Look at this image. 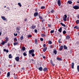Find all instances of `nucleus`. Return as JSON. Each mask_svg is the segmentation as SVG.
Returning <instances> with one entry per match:
<instances>
[{
  "instance_id": "obj_17",
  "label": "nucleus",
  "mask_w": 79,
  "mask_h": 79,
  "mask_svg": "<svg viewBox=\"0 0 79 79\" xmlns=\"http://www.w3.org/2000/svg\"><path fill=\"white\" fill-rule=\"evenodd\" d=\"M47 50V47L45 48H44V49H43V52H46Z\"/></svg>"
},
{
  "instance_id": "obj_47",
  "label": "nucleus",
  "mask_w": 79,
  "mask_h": 79,
  "mask_svg": "<svg viewBox=\"0 0 79 79\" xmlns=\"http://www.w3.org/2000/svg\"><path fill=\"white\" fill-rule=\"evenodd\" d=\"M31 56L33 57H34V56H35V54H34V53H32L31 54Z\"/></svg>"
},
{
  "instance_id": "obj_49",
  "label": "nucleus",
  "mask_w": 79,
  "mask_h": 79,
  "mask_svg": "<svg viewBox=\"0 0 79 79\" xmlns=\"http://www.w3.org/2000/svg\"><path fill=\"white\" fill-rule=\"evenodd\" d=\"M63 19L64 20V21H66V18H65L64 17Z\"/></svg>"
},
{
  "instance_id": "obj_27",
  "label": "nucleus",
  "mask_w": 79,
  "mask_h": 79,
  "mask_svg": "<svg viewBox=\"0 0 79 79\" xmlns=\"http://www.w3.org/2000/svg\"><path fill=\"white\" fill-rule=\"evenodd\" d=\"M64 50H67V49H68V47L66 46V45H64Z\"/></svg>"
},
{
  "instance_id": "obj_5",
  "label": "nucleus",
  "mask_w": 79,
  "mask_h": 79,
  "mask_svg": "<svg viewBox=\"0 0 79 79\" xmlns=\"http://www.w3.org/2000/svg\"><path fill=\"white\" fill-rule=\"evenodd\" d=\"M5 40L4 41L5 42H6V43H7L8 42V37L6 36L5 38Z\"/></svg>"
},
{
  "instance_id": "obj_13",
  "label": "nucleus",
  "mask_w": 79,
  "mask_h": 79,
  "mask_svg": "<svg viewBox=\"0 0 79 79\" xmlns=\"http://www.w3.org/2000/svg\"><path fill=\"white\" fill-rule=\"evenodd\" d=\"M58 31L60 32H61V31H62V27H60L59 29L58 30Z\"/></svg>"
},
{
  "instance_id": "obj_53",
  "label": "nucleus",
  "mask_w": 79,
  "mask_h": 79,
  "mask_svg": "<svg viewBox=\"0 0 79 79\" xmlns=\"http://www.w3.org/2000/svg\"><path fill=\"white\" fill-rule=\"evenodd\" d=\"M35 12H38V10L37 9H35Z\"/></svg>"
},
{
  "instance_id": "obj_54",
  "label": "nucleus",
  "mask_w": 79,
  "mask_h": 79,
  "mask_svg": "<svg viewBox=\"0 0 79 79\" xmlns=\"http://www.w3.org/2000/svg\"><path fill=\"white\" fill-rule=\"evenodd\" d=\"M40 40H41V41H43V40H44V39L43 38H41L40 39Z\"/></svg>"
},
{
  "instance_id": "obj_48",
  "label": "nucleus",
  "mask_w": 79,
  "mask_h": 79,
  "mask_svg": "<svg viewBox=\"0 0 79 79\" xmlns=\"http://www.w3.org/2000/svg\"><path fill=\"white\" fill-rule=\"evenodd\" d=\"M48 27H51L52 26V25H51V24H48Z\"/></svg>"
},
{
  "instance_id": "obj_52",
  "label": "nucleus",
  "mask_w": 79,
  "mask_h": 79,
  "mask_svg": "<svg viewBox=\"0 0 79 79\" xmlns=\"http://www.w3.org/2000/svg\"><path fill=\"white\" fill-rule=\"evenodd\" d=\"M64 17H64V18H67V15H64Z\"/></svg>"
},
{
  "instance_id": "obj_37",
  "label": "nucleus",
  "mask_w": 79,
  "mask_h": 79,
  "mask_svg": "<svg viewBox=\"0 0 79 79\" xmlns=\"http://www.w3.org/2000/svg\"><path fill=\"white\" fill-rule=\"evenodd\" d=\"M48 44H52V42L51 41L49 40L48 41Z\"/></svg>"
},
{
  "instance_id": "obj_6",
  "label": "nucleus",
  "mask_w": 79,
  "mask_h": 79,
  "mask_svg": "<svg viewBox=\"0 0 79 79\" xmlns=\"http://www.w3.org/2000/svg\"><path fill=\"white\" fill-rule=\"evenodd\" d=\"M63 45L61 46L59 48V51H61L63 50Z\"/></svg>"
},
{
  "instance_id": "obj_10",
  "label": "nucleus",
  "mask_w": 79,
  "mask_h": 79,
  "mask_svg": "<svg viewBox=\"0 0 79 79\" xmlns=\"http://www.w3.org/2000/svg\"><path fill=\"white\" fill-rule=\"evenodd\" d=\"M47 70H48V68L47 67H45L43 69V71H44V72H46V71H47Z\"/></svg>"
},
{
  "instance_id": "obj_50",
  "label": "nucleus",
  "mask_w": 79,
  "mask_h": 79,
  "mask_svg": "<svg viewBox=\"0 0 79 79\" xmlns=\"http://www.w3.org/2000/svg\"><path fill=\"white\" fill-rule=\"evenodd\" d=\"M35 33H37V29L35 30Z\"/></svg>"
},
{
  "instance_id": "obj_39",
  "label": "nucleus",
  "mask_w": 79,
  "mask_h": 79,
  "mask_svg": "<svg viewBox=\"0 0 79 79\" xmlns=\"http://www.w3.org/2000/svg\"><path fill=\"white\" fill-rule=\"evenodd\" d=\"M77 69L78 72H79V66L78 65L77 66Z\"/></svg>"
},
{
  "instance_id": "obj_58",
  "label": "nucleus",
  "mask_w": 79,
  "mask_h": 79,
  "mask_svg": "<svg viewBox=\"0 0 79 79\" xmlns=\"http://www.w3.org/2000/svg\"><path fill=\"white\" fill-rule=\"evenodd\" d=\"M46 45V44H44V45H43V47H45V46Z\"/></svg>"
},
{
  "instance_id": "obj_59",
  "label": "nucleus",
  "mask_w": 79,
  "mask_h": 79,
  "mask_svg": "<svg viewBox=\"0 0 79 79\" xmlns=\"http://www.w3.org/2000/svg\"><path fill=\"white\" fill-rule=\"evenodd\" d=\"M42 29H43V30H44V31H45V27H43V28H42Z\"/></svg>"
},
{
  "instance_id": "obj_11",
  "label": "nucleus",
  "mask_w": 79,
  "mask_h": 79,
  "mask_svg": "<svg viewBox=\"0 0 79 79\" xmlns=\"http://www.w3.org/2000/svg\"><path fill=\"white\" fill-rule=\"evenodd\" d=\"M1 18H2V19L4 21H6V19L5 17L3 16H2L1 17Z\"/></svg>"
},
{
  "instance_id": "obj_62",
  "label": "nucleus",
  "mask_w": 79,
  "mask_h": 79,
  "mask_svg": "<svg viewBox=\"0 0 79 79\" xmlns=\"http://www.w3.org/2000/svg\"><path fill=\"white\" fill-rule=\"evenodd\" d=\"M31 60L33 62H34V61H35L34 60V59H31Z\"/></svg>"
},
{
  "instance_id": "obj_1",
  "label": "nucleus",
  "mask_w": 79,
  "mask_h": 79,
  "mask_svg": "<svg viewBox=\"0 0 79 79\" xmlns=\"http://www.w3.org/2000/svg\"><path fill=\"white\" fill-rule=\"evenodd\" d=\"M34 50L33 49H32L31 50H29V54H28L29 56H30V54L31 55L32 53H34Z\"/></svg>"
},
{
  "instance_id": "obj_8",
  "label": "nucleus",
  "mask_w": 79,
  "mask_h": 79,
  "mask_svg": "<svg viewBox=\"0 0 79 79\" xmlns=\"http://www.w3.org/2000/svg\"><path fill=\"white\" fill-rule=\"evenodd\" d=\"M38 12H36L34 13V17H36L38 16Z\"/></svg>"
},
{
  "instance_id": "obj_41",
  "label": "nucleus",
  "mask_w": 79,
  "mask_h": 79,
  "mask_svg": "<svg viewBox=\"0 0 79 79\" xmlns=\"http://www.w3.org/2000/svg\"><path fill=\"white\" fill-rule=\"evenodd\" d=\"M14 78L15 79H18V77H17V76H16L15 75L14 76Z\"/></svg>"
},
{
  "instance_id": "obj_31",
  "label": "nucleus",
  "mask_w": 79,
  "mask_h": 79,
  "mask_svg": "<svg viewBox=\"0 0 79 79\" xmlns=\"http://www.w3.org/2000/svg\"><path fill=\"white\" fill-rule=\"evenodd\" d=\"M76 23L77 24H79V20H77L76 21Z\"/></svg>"
},
{
  "instance_id": "obj_63",
  "label": "nucleus",
  "mask_w": 79,
  "mask_h": 79,
  "mask_svg": "<svg viewBox=\"0 0 79 79\" xmlns=\"http://www.w3.org/2000/svg\"><path fill=\"white\" fill-rule=\"evenodd\" d=\"M27 19H26L24 20V21H27Z\"/></svg>"
},
{
  "instance_id": "obj_38",
  "label": "nucleus",
  "mask_w": 79,
  "mask_h": 79,
  "mask_svg": "<svg viewBox=\"0 0 79 79\" xmlns=\"http://www.w3.org/2000/svg\"><path fill=\"white\" fill-rule=\"evenodd\" d=\"M41 9H45V6H42L41 7Z\"/></svg>"
},
{
  "instance_id": "obj_25",
  "label": "nucleus",
  "mask_w": 79,
  "mask_h": 79,
  "mask_svg": "<svg viewBox=\"0 0 79 79\" xmlns=\"http://www.w3.org/2000/svg\"><path fill=\"white\" fill-rule=\"evenodd\" d=\"M38 69L40 71H42V67H40Z\"/></svg>"
},
{
  "instance_id": "obj_55",
  "label": "nucleus",
  "mask_w": 79,
  "mask_h": 79,
  "mask_svg": "<svg viewBox=\"0 0 79 79\" xmlns=\"http://www.w3.org/2000/svg\"><path fill=\"white\" fill-rule=\"evenodd\" d=\"M77 19H79V14H78L77 16Z\"/></svg>"
},
{
  "instance_id": "obj_46",
  "label": "nucleus",
  "mask_w": 79,
  "mask_h": 79,
  "mask_svg": "<svg viewBox=\"0 0 79 79\" xmlns=\"http://www.w3.org/2000/svg\"><path fill=\"white\" fill-rule=\"evenodd\" d=\"M18 5L19 6H20V7H21V6H22V5H21V3H20L19 2L18 3Z\"/></svg>"
},
{
  "instance_id": "obj_28",
  "label": "nucleus",
  "mask_w": 79,
  "mask_h": 79,
  "mask_svg": "<svg viewBox=\"0 0 79 79\" xmlns=\"http://www.w3.org/2000/svg\"><path fill=\"white\" fill-rule=\"evenodd\" d=\"M35 44H36V45H37V44H38V43H37V39H35Z\"/></svg>"
},
{
  "instance_id": "obj_16",
  "label": "nucleus",
  "mask_w": 79,
  "mask_h": 79,
  "mask_svg": "<svg viewBox=\"0 0 79 79\" xmlns=\"http://www.w3.org/2000/svg\"><path fill=\"white\" fill-rule=\"evenodd\" d=\"M74 63H72L71 64V68L72 69H74Z\"/></svg>"
},
{
  "instance_id": "obj_33",
  "label": "nucleus",
  "mask_w": 79,
  "mask_h": 79,
  "mask_svg": "<svg viewBox=\"0 0 79 79\" xmlns=\"http://www.w3.org/2000/svg\"><path fill=\"white\" fill-rule=\"evenodd\" d=\"M22 50L24 51V50H26V48L24 47H23L22 48Z\"/></svg>"
},
{
  "instance_id": "obj_2",
  "label": "nucleus",
  "mask_w": 79,
  "mask_h": 79,
  "mask_svg": "<svg viewBox=\"0 0 79 79\" xmlns=\"http://www.w3.org/2000/svg\"><path fill=\"white\" fill-rule=\"evenodd\" d=\"M16 30L17 33H18L19 34H20V32H19V31H20V27H16Z\"/></svg>"
},
{
  "instance_id": "obj_43",
  "label": "nucleus",
  "mask_w": 79,
  "mask_h": 79,
  "mask_svg": "<svg viewBox=\"0 0 79 79\" xmlns=\"http://www.w3.org/2000/svg\"><path fill=\"white\" fill-rule=\"evenodd\" d=\"M54 30H51V31H50V33H51V34H52V33H53L54 32Z\"/></svg>"
},
{
  "instance_id": "obj_34",
  "label": "nucleus",
  "mask_w": 79,
  "mask_h": 79,
  "mask_svg": "<svg viewBox=\"0 0 79 79\" xmlns=\"http://www.w3.org/2000/svg\"><path fill=\"white\" fill-rule=\"evenodd\" d=\"M18 43L17 42H15L14 43V45L15 46L16 45H18Z\"/></svg>"
},
{
  "instance_id": "obj_3",
  "label": "nucleus",
  "mask_w": 79,
  "mask_h": 79,
  "mask_svg": "<svg viewBox=\"0 0 79 79\" xmlns=\"http://www.w3.org/2000/svg\"><path fill=\"white\" fill-rule=\"evenodd\" d=\"M73 8L75 10H78V9H79V7L77 6H73Z\"/></svg>"
},
{
  "instance_id": "obj_60",
  "label": "nucleus",
  "mask_w": 79,
  "mask_h": 79,
  "mask_svg": "<svg viewBox=\"0 0 79 79\" xmlns=\"http://www.w3.org/2000/svg\"><path fill=\"white\" fill-rule=\"evenodd\" d=\"M45 21V19H43L41 20L42 21V23H43V22H44V21Z\"/></svg>"
},
{
  "instance_id": "obj_35",
  "label": "nucleus",
  "mask_w": 79,
  "mask_h": 79,
  "mask_svg": "<svg viewBox=\"0 0 79 79\" xmlns=\"http://www.w3.org/2000/svg\"><path fill=\"white\" fill-rule=\"evenodd\" d=\"M68 3H69V4H71L72 3H73V2L72 1H68Z\"/></svg>"
},
{
  "instance_id": "obj_30",
  "label": "nucleus",
  "mask_w": 79,
  "mask_h": 79,
  "mask_svg": "<svg viewBox=\"0 0 79 79\" xmlns=\"http://www.w3.org/2000/svg\"><path fill=\"white\" fill-rule=\"evenodd\" d=\"M5 44H6V43L5 42L3 41H2V43H1L2 45H4Z\"/></svg>"
},
{
  "instance_id": "obj_24",
  "label": "nucleus",
  "mask_w": 79,
  "mask_h": 79,
  "mask_svg": "<svg viewBox=\"0 0 79 79\" xmlns=\"http://www.w3.org/2000/svg\"><path fill=\"white\" fill-rule=\"evenodd\" d=\"M10 76V73L8 72V73H7V77H9Z\"/></svg>"
},
{
  "instance_id": "obj_32",
  "label": "nucleus",
  "mask_w": 79,
  "mask_h": 79,
  "mask_svg": "<svg viewBox=\"0 0 79 79\" xmlns=\"http://www.w3.org/2000/svg\"><path fill=\"white\" fill-rule=\"evenodd\" d=\"M23 39H24V37L23 35H21L20 36V40H23Z\"/></svg>"
},
{
  "instance_id": "obj_9",
  "label": "nucleus",
  "mask_w": 79,
  "mask_h": 79,
  "mask_svg": "<svg viewBox=\"0 0 79 79\" xmlns=\"http://www.w3.org/2000/svg\"><path fill=\"white\" fill-rule=\"evenodd\" d=\"M73 29H79V27L78 26H75L73 27Z\"/></svg>"
},
{
  "instance_id": "obj_23",
  "label": "nucleus",
  "mask_w": 79,
  "mask_h": 79,
  "mask_svg": "<svg viewBox=\"0 0 79 79\" xmlns=\"http://www.w3.org/2000/svg\"><path fill=\"white\" fill-rule=\"evenodd\" d=\"M56 59L57 60H59V61H61V60H62V59L60 57H57Z\"/></svg>"
},
{
  "instance_id": "obj_19",
  "label": "nucleus",
  "mask_w": 79,
  "mask_h": 79,
  "mask_svg": "<svg viewBox=\"0 0 79 79\" xmlns=\"http://www.w3.org/2000/svg\"><path fill=\"white\" fill-rule=\"evenodd\" d=\"M35 27H36V26L35 25L34 26L33 25L31 26V29H34L35 28Z\"/></svg>"
},
{
  "instance_id": "obj_61",
  "label": "nucleus",
  "mask_w": 79,
  "mask_h": 79,
  "mask_svg": "<svg viewBox=\"0 0 79 79\" xmlns=\"http://www.w3.org/2000/svg\"><path fill=\"white\" fill-rule=\"evenodd\" d=\"M21 69H22V70H24V68H21Z\"/></svg>"
},
{
  "instance_id": "obj_56",
  "label": "nucleus",
  "mask_w": 79,
  "mask_h": 79,
  "mask_svg": "<svg viewBox=\"0 0 79 79\" xmlns=\"http://www.w3.org/2000/svg\"><path fill=\"white\" fill-rule=\"evenodd\" d=\"M52 47H53V46H52V45L50 46V48H52Z\"/></svg>"
},
{
  "instance_id": "obj_40",
  "label": "nucleus",
  "mask_w": 79,
  "mask_h": 79,
  "mask_svg": "<svg viewBox=\"0 0 79 79\" xmlns=\"http://www.w3.org/2000/svg\"><path fill=\"white\" fill-rule=\"evenodd\" d=\"M39 18L40 19H43V18H42L41 16H40V15H39Z\"/></svg>"
},
{
  "instance_id": "obj_14",
  "label": "nucleus",
  "mask_w": 79,
  "mask_h": 79,
  "mask_svg": "<svg viewBox=\"0 0 79 79\" xmlns=\"http://www.w3.org/2000/svg\"><path fill=\"white\" fill-rule=\"evenodd\" d=\"M66 39L68 40V39H70V36L69 35H67L66 36Z\"/></svg>"
},
{
  "instance_id": "obj_57",
  "label": "nucleus",
  "mask_w": 79,
  "mask_h": 79,
  "mask_svg": "<svg viewBox=\"0 0 79 79\" xmlns=\"http://www.w3.org/2000/svg\"><path fill=\"white\" fill-rule=\"evenodd\" d=\"M7 10H7V11H8V10H10V9H9V7H6Z\"/></svg>"
},
{
  "instance_id": "obj_12",
  "label": "nucleus",
  "mask_w": 79,
  "mask_h": 79,
  "mask_svg": "<svg viewBox=\"0 0 79 79\" xmlns=\"http://www.w3.org/2000/svg\"><path fill=\"white\" fill-rule=\"evenodd\" d=\"M50 11L51 13H53V12H55V10H54L51 9H50Z\"/></svg>"
},
{
  "instance_id": "obj_64",
  "label": "nucleus",
  "mask_w": 79,
  "mask_h": 79,
  "mask_svg": "<svg viewBox=\"0 0 79 79\" xmlns=\"http://www.w3.org/2000/svg\"><path fill=\"white\" fill-rule=\"evenodd\" d=\"M43 58L44 59H45V56H43Z\"/></svg>"
},
{
  "instance_id": "obj_7",
  "label": "nucleus",
  "mask_w": 79,
  "mask_h": 79,
  "mask_svg": "<svg viewBox=\"0 0 79 79\" xmlns=\"http://www.w3.org/2000/svg\"><path fill=\"white\" fill-rule=\"evenodd\" d=\"M57 4L59 6L61 5V1L60 0H58L57 1Z\"/></svg>"
},
{
  "instance_id": "obj_42",
  "label": "nucleus",
  "mask_w": 79,
  "mask_h": 79,
  "mask_svg": "<svg viewBox=\"0 0 79 79\" xmlns=\"http://www.w3.org/2000/svg\"><path fill=\"white\" fill-rule=\"evenodd\" d=\"M23 55L24 56H27V54H26V53L24 52L23 53Z\"/></svg>"
},
{
  "instance_id": "obj_29",
  "label": "nucleus",
  "mask_w": 79,
  "mask_h": 79,
  "mask_svg": "<svg viewBox=\"0 0 79 79\" xmlns=\"http://www.w3.org/2000/svg\"><path fill=\"white\" fill-rule=\"evenodd\" d=\"M60 24H61V26H63L64 27H66V25H65V24H63V23H60Z\"/></svg>"
},
{
  "instance_id": "obj_15",
  "label": "nucleus",
  "mask_w": 79,
  "mask_h": 79,
  "mask_svg": "<svg viewBox=\"0 0 79 79\" xmlns=\"http://www.w3.org/2000/svg\"><path fill=\"white\" fill-rule=\"evenodd\" d=\"M41 36L42 37H46V35H45V34H41Z\"/></svg>"
},
{
  "instance_id": "obj_36",
  "label": "nucleus",
  "mask_w": 79,
  "mask_h": 79,
  "mask_svg": "<svg viewBox=\"0 0 79 79\" xmlns=\"http://www.w3.org/2000/svg\"><path fill=\"white\" fill-rule=\"evenodd\" d=\"M14 40V42H17V41H18V40H17V39L16 38H15Z\"/></svg>"
},
{
  "instance_id": "obj_20",
  "label": "nucleus",
  "mask_w": 79,
  "mask_h": 79,
  "mask_svg": "<svg viewBox=\"0 0 79 79\" xmlns=\"http://www.w3.org/2000/svg\"><path fill=\"white\" fill-rule=\"evenodd\" d=\"M32 35L31 34H29L27 36V38H30V37H32Z\"/></svg>"
},
{
  "instance_id": "obj_44",
  "label": "nucleus",
  "mask_w": 79,
  "mask_h": 79,
  "mask_svg": "<svg viewBox=\"0 0 79 79\" xmlns=\"http://www.w3.org/2000/svg\"><path fill=\"white\" fill-rule=\"evenodd\" d=\"M66 31H63V34H66Z\"/></svg>"
},
{
  "instance_id": "obj_26",
  "label": "nucleus",
  "mask_w": 79,
  "mask_h": 79,
  "mask_svg": "<svg viewBox=\"0 0 79 79\" xmlns=\"http://www.w3.org/2000/svg\"><path fill=\"white\" fill-rule=\"evenodd\" d=\"M3 51L4 52H6V53H8V52H9V51H8V50H6V49H3Z\"/></svg>"
},
{
  "instance_id": "obj_21",
  "label": "nucleus",
  "mask_w": 79,
  "mask_h": 79,
  "mask_svg": "<svg viewBox=\"0 0 79 79\" xmlns=\"http://www.w3.org/2000/svg\"><path fill=\"white\" fill-rule=\"evenodd\" d=\"M9 58H13V56L11 55V54H10L8 56Z\"/></svg>"
},
{
  "instance_id": "obj_22",
  "label": "nucleus",
  "mask_w": 79,
  "mask_h": 79,
  "mask_svg": "<svg viewBox=\"0 0 79 79\" xmlns=\"http://www.w3.org/2000/svg\"><path fill=\"white\" fill-rule=\"evenodd\" d=\"M53 52L54 53L55 55H56V54H57V51H56V50H54Z\"/></svg>"
},
{
  "instance_id": "obj_51",
  "label": "nucleus",
  "mask_w": 79,
  "mask_h": 79,
  "mask_svg": "<svg viewBox=\"0 0 79 79\" xmlns=\"http://www.w3.org/2000/svg\"><path fill=\"white\" fill-rule=\"evenodd\" d=\"M14 34L15 36H17L18 35V34L17 33H16V34L14 33Z\"/></svg>"
},
{
  "instance_id": "obj_4",
  "label": "nucleus",
  "mask_w": 79,
  "mask_h": 79,
  "mask_svg": "<svg viewBox=\"0 0 79 79\" xmlns=\"http://www.w3.org/2000/svg\"><path fill=\"white\" fill-rule=\"evenodd\" d=\"M15 60L16 61H19V56L16 57L15 58Z\"/></svg>"
},
{
  "instance_id": "obj_18",
  "label": "nucleus",
  "mask_w": 79,
  "mask_h": 79,
  "mask_svg": "<svg viewBox=\"0 0 79 79\" xmlns=\"http://www.w3.org/2000/svg\"><path fill=\"white\" fill-rule=\"evenodd\" d=\"M50 63L53 66H55V64L53 63V61H52V60H50Z\"/></svg>"
},
{
  "instance_id": "obj_45",
  "label": "nucleus",
  "mask_w": 79,
  "mask_h": 79,
  "mask_svg": "<svg viewBox=\"0 0 79 79\" xmlns=\"http://www.w3.org/2000/svg\"><path fill=\"white\" fill-rule=\"evenodd\" d=\"M61 39H60L58 40V42H59V44H61Z\"/></svg>"
}]
</instances>
